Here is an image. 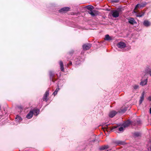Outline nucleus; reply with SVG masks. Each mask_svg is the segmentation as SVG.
<instances>
[{"label": "nucleus", "mask_w": 151, "mask_h": 151, "mask_svg": "<svg viewBox=\"0 0 151 151\" xmlns=\"http://www.w3.org/2000/svg\"><path fill=\"white\" fill-rule=\"evenodd\" d=\"M143 24L145 27H148L150 25L151 23L148 20H146L144 21Z\"/></svg>", "instance_id": "obj_7"}, {"label": "nucleus", "mask_w": 151, "mask_h": 151, "mask_svg": "<svg viewBox=\"0 0 151 151\" xmlns=\"http://www.w3.org/2000/svg\"><path fill=\"white\" fill-rule=\"evenodd\" d=\"M95 141V140H92V142H94Z\"/></svg>", "instance_id": "obj_44"}, {"label": "nucleus", "mask_w": 151, "mask_h": 151, "mask_svg": "<svg viewBox=\"0 0 151 151\" xmlns=\"http://www.w3.org/2000/svg\"><path fill=\"white\" fill-rule=\"evenodd\" d=\"M140 134V133L139 132H135L134 133V135L135 137H138Z\"/></svg>", "instance_id": "obj_22"}, {"label": "nucleus", "mask_w": 151, "mask_h": 151, "mask_svg": "<svg viewBox=\"0 0 151 151\" xmlns=\"http://www.w3.org/2000/svg\"><path fill=\"white\" fill-rule=\"evenodd\" d=\"M70 8L68 7H63L59 10L60 13H63L69 11Z\"/></svg>", "instance_id": "obj_3"}, {"label": "nucleus", "mask_w": 151, "mask_h": 151, "mask_svg": "<svg viewBox=\"0 0 151 151\" xmlns=\"http://www.w3.org/2000/svg\"><path fill=\"white\" fill-rule=\"evenodd\" d=\"M87 9L90 11H92V10L94 8L93 6H86Z\"/></svg>", "instance_id": "obj_20"}, {"label": "nucleus", "mask_w": 151, "mask_h": 151, "mask_svg": "<svg viewBox=\"0 0 151 151\" xmlns=\"http://www.w3.org/2000/svg\"><path fill=\"white\" fill-rule=\"evenodd\" d=\"M138 7H139L140 8H143V7L141 4H138L137 5H136L134 9H136Z\"/></svg>", "instance_id": "obj_23"}, {"label": "nucleus", "mask_w": 151, "mask_h": 151, "mask_svg": "<svg viewBox=\"0 0 151 151\" xmlns=\"http://www.w3.org/2000/svg\"><path fill=\"white\" fill-rule=\"evenodd\" d=\"M112 2L117 3V2H119V0H112Z\"/></svg>", "instance_id": "obj_30"}, {"label": "nucleus", "mask_w": 151, "mask_h": 151, "mask_svg": "<svg viewBox=\"0 0 151 151\" xmlns=\"http://www.w3.org/2000/svg\"><path fill=\"white\" fill-rule=\"evenodd\" d=\"M150 151H151V148H150Z\"/></svg>", "instance_id": "obj_45"}, {"label": "nucleus", "mask_w": 151, "mask_h": 151, "mask_svg": "<svg viewBox=\"0 0 151 151\" xmlns=\"http://www.w3.org/2000/svg\"><path fill=\"white\" fill-rule=\"evenodd\" d=\"M150 114H151V107L150 108Z\"/></svg>", "instance_id": "obj_38"}, {"label": "nucleus", "mask_w": 151, "mask_h": 151, "mask_svg": "<svg viewBox=\"0 0 151 151\" xmlns=\"http://www.w3.org/2000/svg\"><path fill=\"white\" fill-rule=\"evenodd\" d=\"M105 40H106L109 41L112 40L109 35H106L105 36Z\"/></svg>", "instance_id": "obj_19"}, {"label": "nucleus", "mask_w": 151, "mask_h": 151, "mask_svg": "<svg viewBox=\"0 0 151 151\" xmlns=\"http://www.w3.org/2000/svg\"><path fill=\"white\" fill-rule=\"evenodd\" d=\"M79 61H76V63H75V64H76V65H78L79 64Z\"/></svg>", "instance_id": "obj_33"}, {"label": "nucleus", "mask_w": 151, "mask_h": 151, "mask_svg": "<svg viewBox=\"0 0 151 151\" xmlns=\"http://www.w3.org/2000/svg\"><path fill=\"white\" fill-rule=\"evenodd\" d=\"M19 108L21 109H22V107L21 106H20Z\"/></svg>", "instance_id": "obj_40"}, {"label": "nucleus", "mask_w": 151, "mask_h": 151, "mask_svg": "<svg viewBox=\"0 0 151 151\" xmlns=\"http://www.w3.org/2000/svg\"><path fill=\"white\" fill-rule=\"evenodd\" d=\"M144 94H145V93H144V92H142V94L141 96L140 97V100H139V104H140L142 103L143 101L144 100Z\"/></svg>", "instance_id": "obj_9"}, {"label": "nucleus", "mask_w": 151, "mask_h": 151, "mask_svg": "<svg viewBox=\"0 0 151 151\" xmlns=\"http://www.w3.org/2000/svg\"><path fill=\"white\" fill-rule=\"evenodd\" d=\"M33 114L35 116H37L39 113L40 110L38 109H36L33 110Z\"/></svg>", "instance_id": "obj_15"}, {"label": "nucleus", "mask_w": 151, "mask_h": 151, "mask_svg": "<svg viewBox=\"0 0 151 151\" xmlns=\"http://www.w3.org/2000/svg\"><path fill=\"white\" fill-rule=\"evenodd\" d=\"M49 73L50 80V81H53V78L54 75V72L52 71H50Z\"/></svg>", "instance_id": "obj_12"}, {"label": "nucleus", "mask_w": 151, "mask_h": 151, "mask_svg": "<svg viewBox=\"0 0 151 151\" xmlns=\"http://www.w3.org/2000/svg\"><path fill=\"white\" fill-rule=\"evenodd\" d=\"M140 121H137V122L138 123H139V122H140Z\"/></svg>", "instance_id": "obj_43"}, {"label": "nucleus", "mask_w": 151, "mask_h": 151, "mask_svg": "<svg viewBox=\"0 0 151 151\" xmlns=\"http://www.w3.org/2000/svg\"><path fill=\"white\" fill-rule=\"evenodd\" d=\"M148 100L150 101H151V96H150L148 98Z\"/></svg>", "instance_id": "obj_34"}, {"label": "nucleus", "mask_w": 151, "mask_h": 151, "mask_svg": "<svg viewBox=\"0 0 151 151\" xmlns=\"http://www.w3.org/2000/svg\"><path fill=\"white\" fill-rule=\"evenodd\" d=\"M108 125V124H106V126L107 127Z\"/></svg>", "instance_id": "obj_41"}, {"label": "nucleus", "mask_w": 151, "mask_h": 151, "mask_svg": "<svg viewBox=\"0 0 151 151\" xmlns=\"http://www.w3.org/2000/svg\"><path fill=\"white\" fill-rule=\"evenodd\" d=\"M131 122L129 121H127L124 122L122 124V126L124 128L127 127L130 125Z\"/></svg>", "instance_id": "obj_10"}, {"label": "nucleus", "mask_w": 151, "mask_h": 151, "mask_svg": "<svg viewBox=\"0 0 151 151\" xmlns=\"http://www.w3.org/2000/svg\"><path fill=\"white\" fill-rule=\"evenodd\" d=\"M89 14H90L91 16L92 17H94L95 16V14L93 13L92 11H91L90 12H88Z\"/></svg>", "instance_id": "obj_26"}, {"label": "nucleus", "mask_w": 151, "mask_h": 151, "mask_svg": "<svg viewBox=\"0 0 151 151\" xmlns=\"http://www.w3.org/2000/svg\"><path fill=\"white\" fill-rule=\"evenodd\" d=\"M145 14V13L144 12H142V14H137L136 15V17H141L144 16Z\"/></svg>", "instance_id": "obj_24"}, {"label": "nucleus", "mask_w": 151, "mask_h": 151, "mask_svg": "<svg viewBox=\"0 0 151 151\" xmlns=\"http://www.w3.org/2000/svg\"><path fill=\"white\" fill-rule=\"evenodd\" d=\"M22 120V118L19 116L17 115L15 118V121L17 122H19Z\"/></svg>", "instance_id": "obj_18"}, {"label": "nucleus", "mask_w": 151, "mask_h": 151, "mask_svg": "<svg viewBox=\"0 0 151 151\" xmlns=\"http://www.w3.org/2000/svg\"><path fill=\"white\" fill-rule=\"evenodd\" d=\"M147 79H145L144 80L141 81L140 83V84L141 85H142V86L145 85L147 84Z\"/></svg>", "instance_id": "obj_16"}, {"label": "nucleus", "mask_w": 151, "mask_h": 151, "mask_svg": "<svg viewBox=\"0 0 151 151\" xmlns=\"http://www.w3.org/2000/svg\"><path fill=\"white\" fill-rule=\"evenodd\" d=\"M111 150V149L108 150H107L106 151H110Z\"/></svg>", "instance_id": "obj_39"}, {"label": "nucleus", "mask_w": 151, "mask_h": 151, "mask_svg": "<svg viewBox=\"0 0 151 151\" xmlns=\"http://www.w3.org/2000/svg\"><path fill=\"white\" fill-rule=\"evenodd\" d=\"M117 126H114L113 127L112 129L111 130V131H112L113 129H116L117 128Z\"/></svg>", "instance_id": "obj_31"}, {"label": "nucleus", "mask_w": 151, "mask_h": 151, "mask_svg": "<svg viewBox=\"0 0 151 151\" xmlns=\"http://www.w3.org/2000/svg\"><path fill=\"white\" fill-rule=\"evenodd\" d=\"M118 129L119 130V131H123L124 130V128L123 127H119Z\"/></svg>", "instance_id": "obj_28"}, {"label": "nucleus", "mask_w": 151, "mask_h": 151, "mask_svg": "<svg viewBox=\"0 0 151 151\" xmlns=\"http://www.w3.org/2000/svg\"><path fill=\"white\" fill-rule=\"evenodd\" d=\"M149 72L150 76H151V70L149 71Z\"/></svg>", "instance_id": "obj_35"}, {"label": "nucleus", "mask_w": 151, "mask_h": 151, "mask_svg": "<svg viewBox=\"0 0 151 151\" xmlns=\"http://www.w3.org/2000/svg\"><path fill=\"white\" fill-rule=\"evenodd\" d=\"M112 16L114 18L118 17L119 16V11L117 10H114L111 12Z\"/></svg>", "instance_id": "obj_1"}, {"label": "nucleus", "mask_w": 151, "mask_h": 151, "mask_svg": "<svg viewBox=\"0 0 151 151\" xmlns=\"http://www.w3.org/2000/svg\"><path fill=\"white\" fill-rule=\"evenodd\" d=\"M57 93L55 91H54V92L53 93V94L55 96L56 95Z\"/></svg>", "instance_id": "obj_32"}, {"label": "nucleus", "mask_w": 151, "mask_h": 151, "mask_svg": "<svg viewBox=\"0 0 151 151\" xmlns=\"http://www.w3.org/2000/svg\"><path fill=\"white\" fill-rule=\"evenodd\" d=\"M33 111H30L28 114L26 116V118L28 119H30L31 118L33 115Z\"/></svg>", "instance_id": "obj_8"}, {"label": "nucleus", "mask_w": 151, "mask_h": 151, "mask_svg": "<svg viewBox=\"0 0 151 151\" xmlns=\"http://www.w3.org/2000/svg\"><path fill=\"white\" fill-rule=\"evenodd\" d=\"M73 51H71V52H69V54H70V55H71L72 54H73Z\"/></svg>", "instance_id": "obj_36"}, {"label": "nucleus", "mask_w": 151, "mask_h": 151, "mask_svg": "<svg viewBox=\"0 0 151 151\" xmlns=\"http://www.w3.org/2000/svg\"><path fill=\"white\" fill-rule=\"evenodd\" d=\"M91 45L90 44H84L83 46V48L84 50H88L91 47Z\"/></svg>", "instance_id": "obj_5"}, {"label": "nucleus", "mask_w": 151, "mask_h": 151, "mask_svg": "<svg viewBox=\"0 0 151 151\" xmlns=\"http://www.w3.org/2000/svg\"><path fill=\"white\" fill-rule=\"evenodd\" d=\"M59 65L60 67V70L63 72L64 71V65L63 62L62 61H60Z\"/></svg>", "instance_id": "obj_14"}, {"label": "nucleus", "mask_w": 151, "mask_h": 151, "mask_svg": "<svg viewBox=\"0 0 151 151\" xmlns=\"http://www.w3.org/2000/svg\"><path fill=\"white\" fill-rule=\"evenodd\" d=\"M134 13H137V12H136L135 11H134Z\"/></svg>", "instance_id": "obj_42"}, {"label": "nucleus", "mask_w": 151, "mask_h": 151, "mask_svg": "<svg viewBox=\"0 0 151 151\" xmlns=\"http://www.w3.org/2000/svg\"><path fill=\"white\" fill-rule=\"evenodd\" d=\"M117 47L120 48H124L126 47V44L124 42H120L117 45Z\"/></svg>", "instance_id": "obj_2"}, {"label": "nucleus", "mask_w": 151, "mask_h": 151, "mask_svg": "<svg viewBox=\"0 0 151 151\" xmlns=\"http://www.w3.org/2000/svg\"><path fill=\"white\" fill-rule=\"evenodd\" d=\"M72 64V62H71L70 61V62L69 63L68 65H71Z\"/></svg>", "instance_id": "obj_37"}, {"label": "nucleus", "mask_w": 151, "mask_h": 151, "mask_svg": "<svg viewBox=\"0 0 151 151\" xmlns=\"http://www.w3.org/2000/svg\"><path fill=\"white\" fill-rule=\"evenodd\" d=\"M133 87L134 90H136L139 88V85H138L135 84L133 86Z\"/></svg>", "instance_id": "obj_25"}, {"label": "nucleus", "mask_w": 151, "mask_h": 151, "mask_svg": "<svg viewBox=\"0 0 151 151\" xmlns=\"http://www.w3.org/2000/svg\"><path fill=\"white\" fill-rule=\"evenodd\" d=\"M109 148V146L108 145H104L100 147L99 148V150H105Z\"/></svg>", "instance_id": "obj_13"}, {"label": "nucleus", "mask_w": 151, "mask_h": 151, "mask_svg": "<svg viewBox=\"0 0 151 151\" xmlns=\"http://www.w3.org/2000/svg\"><path fill=\"white\" fill-rule=\"evenodd\" d=\"M49 95V92L48 91H46L45 94L44 95V96L43 97V99L44 101H45L46 102H47L48 100V99L47 98V96H48Z\"/></svg>", "instance_id": "obj_6"}, {"label": "nucleus", "mask_w": 151, "mask_h": 151, "mask_svg": "<svg viewBox=\"0 0 151 151\" xmlns=\"http://www.w3.org/2000/svg\"><path fill=\"white\" fill-rule=\"evenodd\" d=\"M59 86H58V87H57L56 89L55 90V91H56L57 93H58V92L60 90V88H59Z\"/></svg>", "instance_id": "obj_29"}, {"label": "nucleus", "mask_w": 151, "mask_h": 151, "mask_svg": "<svg viewBox=\"0 0 151 151\" xmlns=\"http://www.w3.org/2000/svg\"><path fill=\"white\" fill-rule=\"evenodd\" d=\"M128 22L130 24L134 25L137 24V22L132 17H130L128 19Z\"/></svg>", "instance_id": "obj_4"}, {"label": "nucleus", "mask_w": 151, "mask_h": 151, "mask_svg": "<svg viewBox=\"0 0 151 151\" xmlns=\"http://www.w3.org/2000/svg\"><path fill=\"white\" fill-rule=\"evenodd\" d=\"M128 108L127 107H125L123 109H121V113H124L127 109Z\"/></svg>", "instance_id": "obj_21"}, {"label": "nucleus", "mask_w": 151, "mask_h": 151, "mask_svg": "<svg viewBox=\"0 0 151 151\" xmlns=\"http://www.w3.org/2000/svg\"><path fill=\"white\" fill-rule=\"evenodd\" d=\"M116 113L117 112L115 111H111L109 114V116L110 117L112 118L116 115Z\"/></svg>", "instance_id": "obj_11"}, {"label": "nucleus", "mask_w": 151, "mask_h": 151, "mask_svg": "<svg viewBox=\"0 0 151 151\" xmlns=\"http://www.w3.org/2000/svg\"><path fill=\"white\" fill-rule=\"evenodd\" d=\"M141 5L143 7H145L146 5V4H147V3L145 2L144 3H141Z\"/></svg>", "instance_id": "obj_27"}, {"label": "nucleus", "mask_w": 151, "mask_h": 151, "mask_svg": "<svg viewBox=\"0 0 151 151\" xmlns=\"http://www.w3.org/2000/svg\"><path fill=\"white\" fill-rule=\"evenodd\" d=\"M116 143L118 145H124L126 144L124 141L120 140L116 141Z\"/></svg>", "instance_id": "obj_17"}]
</instances>
